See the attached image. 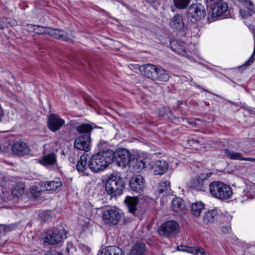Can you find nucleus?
Wrapping results in <instances>:
<instances>
[{
    "instance_id": "1",
    "label": "nucleus",
    "mask_w": 255,
    "mask_h": 255,
    "mask_svg": "<svg viewBox=\"0 0 255 255\" xmlns=\"http://www.w3.org/2000/svg\"><path fill=\"white\" fill-rule=\"evenodd\" d=\"M113 155V151L111 150H103L93 155L89 161L90 169L94 172L103 170L112 161Z\"/></svg>"
},
{
    "instance_id": "2",
    "label": "nucleus",
    "mask_w": 255,
    "mask_h": 255,
    "mask_svg": "<svg viewBox=\"0 0 255 255\" xmlns=\"http://www.w3.org/2000/svg\"><path fill=\"white\" fill-rule=\"evenodd\" d=\"M211 195L216 198L224 200L231 198L233 195L232 188L222 182H212L209 185Z\"/></svg>"
},
{
    "instance_id": "3",
    "label": "nucleus",
    "mask_w": 255,
    "mask_h": 255,
    "mask_svg": "<svg viewBox=\"0 0 255 255\" xmlns=\"http://www.w3.org/2000/svg\"><path fill=\"white\" fill-rule=\"evenodd\" d=\"M125 188L123 179L117 175H110L105 184V189L111 197L120 196Z\"/></svg>"
},
{
    "instance_id": "4",
    "label": "nucleus",
    "mask_w": 255,
    "mask_h": 255,
    "mask_svg": "<svg viewBox=\"0 0 255 255\" xmlns=\"http://www.w3.org/2000/svg\"><path fill=\"white\" fill-rule=\"evenodd\" d=\"M68 232L64 229L53 228L47 231L44 234V244L55 245L61 243L67 237Z\"/></svg>"
},
{
    "instance_id": "5",
    "label": "nucleus",
    "mask_w": 255,
    "mask_h": 255,
    "mask_svg": "<svg viewBox=\"0 0 255 255\" xmlns=\"http://www.w3.org/2000/svg\"><path fill=\"white\" fill-rule=\"evenodd\" d=\"M102 218L105 225L112 227L119 224L121 219V215L118 210L110 209L103 211Z\"/></svg>"
},
{
    "instance_id": "6",
    "label": "nucleus",
    "mask_w": 255,
    "mask_h": 255,
    "mask_svg": "<svg viewBox=\"0 0 255 255\" xmlns=\"http://www.w3.org/2000/svg\"><path fill=\"white\" fill-rule=\"evenodd\" d=\"M131 159L130 152L125 148H120L113 152L112 161L116 162L119 166L126 167L129 163Z\"/></svg>"
},
{
    "instance_id": "7",
    "label": "nucleus",
    "mask_w": 255,
    "mask_h": 255,
    "mask_svg": "<svg viewBox=\"0 0 255 255\" xmlns=\"http://www.w3.org/2000/svg\"><path fill=\"white\" fill-rule=\"evenodd\" d=\"M39 187L33 186L32 189L37 192L42 191H55L59 189L62 186V182L59 178H56L52 181L41 182L39 183Z\"/></svg>"
},
{
    "instance_id": "8",
    "label": "nucleus",
    "mask_w": 255,
    "mask_h": 255,
    "mask_svg": "<svg viewBox=\"0 0 255 255\" xmlns=\"http://www.w3.org/2000/svg\"><path fill=\"white\" fill-rule=\"evenodd\" d=\"M180 228L177 222L170 220L163 223L159 228V233L165 236H173L178 233Z\"/></svg>"
},
{
    "instance_id": "9",
    "label": "nucleus",
    "mask_w": 255,
    "mask_h": 255,
    "mask_svg": "<svg viewBox=\"0 0 255 255\" xmlns=\"http://www.w3.org/2000/svg\"><path fill=\"white\" fill-rule=\"evenodd\" d=\"M171 49L177 54L190 58L192 52L189 50V45L180 40H173L170 42Z\"/></svg>"
},
{
    "instance_id": "10",
    "label": "nucleus",
    "mask_w": 255,
    "mask_h": 255,
    "mask_svg": "<svg viewBox=\"0 0 255 255\" xmlns=\"http://www.w3.org/2000/svg\"><path fill=\"white\" fill-rule=\"evenodd\" d=\"M207 0L210 2L209 6L213 17L220 16L227 10V4L225 2H221V0Z\"/></svg>"
},
{
    "instance_id": "11",
    "label": "nucleus",
    "mask_w": 255,
    "mask_h": 255,
    "mask_svg": "<svg viewBox=\"0 0 255 255\" xmlns=\"http://www.w3.org/2000/svg\"><path fill=\"white\" fill-rule=\"evenodd\" d=\"M47 127L52 132L59 130L65 124V121L59 115L51 114L47 117Z\"/></svg>"
},
{
    "instance_id": "12",
    "label": "nucleus",
    "mask_w": 255,
    "mask_h": 255,
    "mask_svg": "<svg viewBox=\"0 0 255 255\" xmlns=\"http://www.w3.org/2000/svg\"><path fill=\"white\" fill-rule=\"evenodd\" d=\"M39 163L46 167L50 166H54L57 163V156L54 152L47 153L46 146L43 152V155L39 160Z\"/></svg>"
},
{
    "instance_id": "13",
    "label": "nucleus",
    "mask_w": 255,
    "mask_h": 255,
    "mask_svg": "<svg viewBox=\"0 0 255 255\" xmlns=\"http://www.w3.org/2000/svg\"><path fill=\"white\" fill-rule=\"evenodd\" d=\"M239 3L246 7L247 10L240 9V15L243 18L252 16L255 13V5L251 0H236Z\"/></svg>"
},
{
    "instance_id": "14",
    "label": "nucleus",
    "mask_w": 255,
    "mask_h": 255,
    "mask_svg": "<svg viewBox=\"0 0 255 255\" xmlns=\"http://www.w3.org/2000/svg\"><path fill=\"white\" fill-rule=\"evenodd\" d=\"M188 14L196 20L204 18L206 11L204 6L200 3L192 4L188 9Z\"/></svg>"
},
{
    "instance_id": "15",
    "label": "nucleus",
    "mask_w": 255,
    "mask_h": 255,
    "mask_svg": "<svg viewBox=\"0 0 255 255\" xmlns=\"http://www.w3.org/2000/svg\"><path fill=\"white\" fill-rule=\"evenodd\" d=\"M74 147L79 150L89 151L91 147L90 134H84L76 138L74 142Z\"/></svg>"
},
{
    "instance_id": "16",
    "label": "nucleus",
    "mask_w": 255,
    "mask_h": 255,
    "mask_svg": "<svg viewBox=\"0 0 255 255\" xmlns=\"http://www.w3.org/2000/svg\"><path fill=\"white\" fill-rule=\"evenodd\" d=\"M157 67L155 65L148 64L139 66L138 69L141 74L154 80Z\"/></svg>"
},
{
    "instance_id": "17",
    "label": "nucleus",
    "mask_w": 255,
    "mask_h": 255,
    "mask_svg": "<svg viewBox=\"0 0 255 255\" xmlns=\"http://www.w3.org/2000/svg\"><path fill=\"white\" fill-rule=\"evenodd\" d=\"M129 184L133 191L141 193L144 188V179L141 175L134 176L130 179Z\"/></svg>"
},
{
    "instance_id": "18",
    "label": "nucleus",
    "mask_w": 255,
    "mask_h": 255,
    "mask_svg": "<svg viewBox=\"0 0 255 255\" xmlns=\"http://www.w3.org/2000/svg\"><path fill=\"white\" fill-rule=\"evenodd\" d=\"M207 177L205 174H201L193 180L190 187L193 189L198 191H204L207 183Z\"/></svg>"
},
{
    "instance_id": "19",
    "label": "nucleus",
    "mask_w": 255,
    "mask_h": 255,
    "mask_svg": "<svg viewBox=\"0 0 255 255\" xmlns=\"http://www.w3.org/2000/svg\"><path fill=\"white\" fill-rule=\"evenodd\" d=\"M171 210L177 214L182 215L185 212L186 206L185 203L182 198L179 197L174 198L171 202Z\"/></svg>"
},
{
    "instance_id": "20",
    "label": "nucleus",
    "mask_w": 255,
    "mask_h": 255,
    "mask_svg": "<svg viewBox=\"0 0 255 255\" xmlns=\"http://www.w3.org/2000/svg\"><path fill=\"white\" fill-rule=\"evenodd\" d=\"M169 167L167 161L164 160H158L156 161L152 165V169L155 175H162L165 173Z\"/></svg>"
},
{
    "instance_id": "21",
    "label": "nucleus",
    "mask_w": 255,
    "mask_h": 255,
    "mask_svg": "<svg viewBox=\"0 0 255 255\" xmlns=\"http://www.w3.org/2000/svg\"><path fill=\"white\" fill-rule=\"evenodd\" d=\"M13 152L18 155H24L27 154L30 152V148L28 145L23 142H17L15 143L12 148Z\"/></svg>"
},
{
    "instance_id": "22",
    "label": "nucleus",
    "mask_w": 255,
    "mask_h": 255,
    "mask_svg": "<svg viewBox=\"0 0 255 255\" xmlns=\"http://www.w3.org/2000/svg\"><path fill=\"white\" fill-rule=\"evenodd\" d=\"M76 169L82 176L89 175V169L87 166V159L85 155L81 156L76 165Z\"/></svg>"
},
{
    "instance_id": "23",
    "label": "nucleus",
    "mask_w": 255,
    "mask_h": 255,
    "mask_svg": "<svg viewBox=\"0 0 255 255\" xmlns=\"http://www.w3.org/2000/svg\"><path fill=\"white\" fill-rule=\"evenodd\" d=\"M76 169L82 176L89 175V169L87 166V159L85 155L81 156L76 165Z\"/></svg>"
},
{
    "instance_id": "24",
    "label": "nucleus",
    "mask_w": 255,
    "mask_h": 255,
    "mask_svg": "<svg viewBox=\"0 0 255 255\" xmlns=\"http://www.w3.org/2000/svg\"><path fill=\"white\" fill-rule=\"evenodd\" d=\"M177 250L187 252L192 254L206 255L205 251L199 247H188L186 246L180 245L177 247Z\"/></svg>"
},
{
    "instance_id": "25",
    "label": "nucleus",
    "mask_w": 255,
    "mask_h": 255,
    "mask_svg": "<svg viewBox=\"0 0 255 255\" xmlns=\"http://www.w3.org/2000/svg\"><path fill=\"white\" fill-rule=\"evenodd\" d=\"M125 255L124 252L116 246H107L101 250L98 255Z\"/></svg>"
},
{
    "instance_id": "26",
    "label": "nucleus",
    "mask_w": 255,
    "mask_h": 255,
    "mask_svg": "<svg viewBox=\"0 0 255 255\" xmlns=\"http://www.w3.org/2000/svg\"><path fill=\"white\" fill-rule=\"evenodd\" d=\"M170 26L174 29L178 31L183 30L184 27V23L181 15L175 14L169 22Z\"/></svg>"
},
{
    "instance_id": "27",
    "label": "nucleus",
    "mask_w": 255,
    "mask_h": 255,
    "mask_svg": "<svg viewBox=\"0 0 255 255\" xmlns=\"http://www.w3.org/2000/svg\"><path fill=\"white\" fill-rule=\"evenodd\" d=\"M169 75L163 68L159 66L157 68L154 80L166 82L169 79Z\"/></svg>"
},
{
    "instance_id": "28",
    "label": "nucleus",
    "mask_w": 255,
    "mask_h": 255,
    "mask_svg": "<svg viewBox=\"0 0 255 255\" xmlns=\"http://www.w3.org/2000/svg\"><path fill=\"white\" fill-rule=\"evenodd\" d=\"M47 34H49L54 38L67 40L66 32L58 29H53L50 27H48Z\"/></svg>"
},
{
    "instance_id": "29",
    "label": "nucleus",
    "mask_w": 255,
    "mask_h": 255,
    "mask_svg": "<svg viewBox=\"0 0 255 255\" xmlns=\"http://www.w3.org/2000/svg\"><path fill=\"white\" fill-rule=\"evenodd\" d=\"M204 207V205L202 202L198 201L192 203L191 206V214L195 217H199Z\"/></svg>"
},
{
    "instance_id": "30",
    "label": "nucleus",
    "mask_w": 255,
    "mask_h": 255,
    "mask_svg": "<svg viewBox=\"0 0 255 255\" xmlns=\"http://www.w3.org/2000/svg\"><path fill=\"white\" fill-rule=\"evenodd\" d=\"M218 216V214L216 210H209L204 214L203 221L206 224L213 223L217 219Z\"/></svg>"
},
{
    "instance_id": "31",
    "label": "nucleus",
    "mask_w": 255,
    "mask_h": 255,
    "mask_svg": "<svg viewBox=\"0 0 255 255\" xmlns=\"http://www.w3.org/2000/svg\"><path fill=\"white\" fill-rule=\"evenodd\" d=\"M129 212L133 214L136 210L137 199L135 197H127L125 200Z\"/></svg>"
},
{
    "instance_id": "32",
    "label": "nucleus",
    "mask_w": 255,
    "mask_h": 255,
    "mask_svg": "<svg viewBox=\"0 0 255 255\" xmlns=\"http://www.w3.org/2000/svg\"><path fill=\"white\" fill-rule=\"evenodd\" d=\"M145 252V245L142 243H138L134 245L131 249L129 255H144Z\"/></svg>"
},
{
    "instance_id": "33",
    "label": "nucleus",
    "mask_w": 255,
    "mask_h": 255,
    "mask_svg": "<svg viewBox=\"0 0 255 255\" xmlns=\"http://www.w3.org/2000/svg\"><path fill=\"white\" fill-rule=\"evenodd\" d=\"M27 27L29 31H33L38 34H47L48 27L31 24H27Z\"/></svg>"
},
{
    "instance_id": "34",
    "label": "nucleus",
    "mask_w": 255,
    "mask_h": 255,
    "mask_svg": "<svg viewBox=\"0 0 255 255\" xmlns=\"http://www.w3.org/2000/svg\"><path fill=\"white\" fill-rule=\"evenodd\" d=\"M93 128L94 127L90 124H81L76 127V130L80 133L89 134L90 135V132Z\"/></svg>"
},
{
    "instance_id": "35",
    "label": "nucleus",
    "mask_w": 255,
    "mask_h": 255,
    "mask_svg": "<svg viewBox=\"0 0 255 255\" xmlns=\"http://www.w3.org/2000/svg\"><path fill=\"white\" fill-rule=\"evenodd\" d=\"M225 153L228 158L232 160H244V159L245 158L241 153L233 152L228 149H225Z\"/></svg>"
},
{
    "instance_id": "36",
    "label": "nucleus",
    "mask_w": 255,
    "mask_h": 255,
    "mask_svg": "<svg viewBox=\"0 0 255 255\" xmlns=\"http://www.w3.org/2000/svg\"><path fill=\"white\" fill-rule=\"evenodd\" d=\"M149 163V160L147 158H142L138 157L136 159L135 166L137 169L141 170L145 168L146 165Z\"/></svg>"
},
{
    "instance_id": "37",
    "label": "nucleus",
    "mask_w": 255,
    "mask_h": 255,
    "mask_svg": "<svg viewBox=\"0 0 255 255\" xmlns=\"http://www.w3.org/2000/svg\"><path fill=\"white\" fill-rule=\"evenodd\" d=\"M191 0H173L174 4L178 9L186 8Z\"/></svg>"
},
{
    "instance_id": "38",
    "label": "nucleus",
    "mask_w": 255,
    "mask_h": 255,
    "mask_svg": "<svg viewBox=\"0 0 255 255\" xmlns=\"http://www.w3.org/2000/svg\"><path fill=\"white\" fill-rule=\"evenodd\" d=\"M168 190H170V184L169 182L166 181H161L159 183L158 188V191L159 193H163Z\"/></svg>"
},
{
    "instance_id": "39",
    "label": "nucleus",
    "mask_w": 255,
    "mask_h": 255,
    "mask_svg": "<svg viewBox=\"0 0 255 255\" xmlns=\"http://www.w3.org/2000/svg\"><path fill=\"white\" fill-rule=\"evenodd\" d=\"M159 114L161 117L168 118L169 115H171L172 111L168 108L164 107L159 110Z\"/></svg>"
},
{
    "instance_id": "40",
    "label": "nucleus",
    "mask_w": 255,
    "mask_h": 255,
    "mask_svg": "<svg viewBox=\"0 0 255 255\" xmlns=\"http://www.w3.org/2000/svg\"><path fill=\"white\" fill-rule=\"evenodd\" d=\"M255 55V41H254V48L253 52L250 57V58L246 61V62L244 64V66H248L250 65L255 60V59L254 58V56Z\"/></svg>"
},
{
    "instance_id": "41",
    "label": "nucleus",
    "mask_w": 255,
    "mask_h": 255,
    "mask_svg": "<svg viewBox=\"0 0 255 255\" xmlns=\"http://www.w3.org/2000/svg\"><path fill=\"white\" fill-rule=\"evenodd\" d=\"M8 18H0V29L8 27Z\"/></svg>"
},
{
    "instance_id": "42",
    "label": "nucleus",
    "mask_w": 255,
    "mask_h": 255,
    "mask_svg": "<svg viewBox=\"0 0 255 255\" xmlns=\"http://www.w3.org/2000/svg\"><path fill=\"white\" fill-rule=\"evenodd\" d=\"M242 197L243 198V201H246L248 199H252L253 196L251 194L248 190H244L243 194H242Z\"/></svg>"
},
{
    "instance_id": "43",
    "label": "nucleus",
    "mask_w": 255,
    "mask_h": 255,
    "mask_svg": "<svg viewBox=\"0 0 255 255\" xmlns=\"http://www.w3.org/2000/svg\"><path fill=\"white\" fill-rule=\"evenodd\" d=\"M108 142L104 140H101L98 143V146L101 149H103L104 148H106L108 146Z\"/></svg>"
},
{
    "instance_id": "44",
    "label": "nucleus",
    "mask_w": 255,
    "mask_h": 255,
    "mask_svg": "<svg viewBox=\"0 0 255 255\" xmlns=\"http://www.w3.org/2000/svg\"><path fill=\"white\" fill-rule=\"evenodd\" d=\"M18 190V193L20 195L24 193V187L22 184H21L19 186H16L14 187V191Z\"/></svg>"
},
{
    "instance_id": "45",
    "label": "nucleus",
    "mask_w": 255,
    "mask_h": 255,
    "mask_svg": "<svg viewBox=\"0 0 255 255\" xmlns=\"http://www.w3.org/2000/svg\"><path fill=\"white\" fill-rule=\"evenodd\" d=\"M231 229V228L230 224L228 223V224L227 225V226L226 227H224V226L222 227L221 230L223 233L226 234V233H229Z\"/></svg>"
},
{
    "instance_id": "46",
    "label": "nucleus",
    "mask_w": 255,
    "mask_h": 255,
    "mask_svg": "<svg viewBox=\"0 0 255 255\" xmlns=\"http://www.w3.org/2000/svg\"><path fill=\"white\" fill-rule=\"evenodd\" d=\"M75 250V248L73 247L72 243H68L66 248V251L67 253H70L71 251Z\"/></svg>"
},
{
    "instance_id": "47",
    "label": "nucleus",
    "mask_w": 255,
    "mask_h": 255,
    "mask_svg": "<svg viewBox=\"0 0 255 255\" xmlns=\"http://www.w3.org/2000/svg\"><path fill=\"white\" fill-rule=\"evenodd\" d=\"M8 27L12 26L17 24L16 21L11 18H8Z\"/></svg>"
},
{
    "instance_id": "48",
    "label": "nucleus",
    "mask_w": 255,
    "mask_h": 255,
    "mask_svg": "<svg viewBox=\"0 0 255 255\" xmlns=\"http://www.w3.org/2000/svg\"><path fill=\"white\" fill-rule=\"evenodd\" d=\"M80 248L85 254L88 253L90 251V249L84 245H80Z\"/></svg>"
},
{
    "instance_id": "49",
    "label": "nucleus",
    "mask_w": 255,
    "mask_h": 255,
    "mask_svg": "<svg viewBox=\"0 0 255 255\" xmlns=\"http://www.w3.org/2000/svg\"><path fill=\"white\" fill-rule=\"evenodd\" d=\"M245 161H250L252 162H255V158H252V157H245V159H244Z\"/></svg>"
},
{
    "instance_id": "50",
    "label": "nucleus",
    "mask_w": 255,
    "mask_h": 255,
    "mask_svg": "<svg viewBox=\"0 0 255 255\" xmlns=\"http://www.w3.org/2000/svg\"><path fill=\"white\" fill-rule=\"evenodd\" d=\"M3 115V110L1 106H0V122L2 121V118Z\"/></svg>"
},
{
    "instance_id": "51",
    "label": "nucleus",
    "mask_w": 255,
    "mask_h": 255,
    "mask_svg": "<svg viewBox=\"0 0 255 255\" xmlns=\"http://www.w3.org/2000/svg\"><path fill=\"white\" fill-rule=\"evenodd\" d=\"M191 142H192V143H198L199 142V140H198V139H191L190 140Z\"/></svg>"
},
{
    "instance_id": "52",
    "label": "nucleus",
    "mask_w": 255,
    "mask_h": 255,
    "mask_svg": "<svg viewBox=\"0 0 255 255\" xmlns=\"http://www.w3.org/2000/svg\"><path fill=\"white\" fill-rule=\"evenodd\" d=\"M227 218L228 220H230L232 219V217L230 216H227Z\"/></svg>"
},
{
    "instance_id": "53",
    "label": "nucleus",
    "mask_w": 255,
    "mask_h": 255,
    "mask_svg": "<svg viewBox=\"0 0 255 255\" xmlns=\"http://www.w3.org/2000/svg\"><path fill=\"white\" fill-rule=\"evenodd\" d=\"M255 41V31L254 32Z\"/></svg>"
},
{
    "instance_id": "54",
    "label": "nucleus",
    "mask_w": 255,
    "mask_h": 255,
    "mask_svg": "<svg viewBox=\"0 0 255 255\" xmlns=\"http://www.w3.org/2000/svg\"><path fill=\"white\" fill-rule=\"evenodd\" d=\"M112 255H114V254H112Z\"/></svg>"
}]
</instances>
